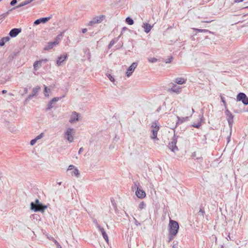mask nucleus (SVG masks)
I'll list each match as a JSON object with an SVG mask.
<instances>
[{
  "mask_svg": "<svg viewBox=\"0 0 248 248\" xmlns=\"http://www.w3.org/2000/svg\"><path fill=\"white\" fill-rule=\"evenodd\" d=\"M79 120V114L76 111H74L72 113L70 117L69 122L71 124H74L78 121Z\"/></svg>",
  "mask_w": 248,
  "mask_h": 248,
  "instance_id": "9",
  "label": "nucleus"
},
{
  "mask_svg": "<svg viewBox=\"0 0 248 248\" xmlns=\"http://www.w3.org/2000/svg\"><path fill=\"white\" fill-rule=\"evenodd\" d=\"M35 204H41V203L39 202L38 199H36L35 201Z\"/></svg>",
  "mask_w": 248,
  "mask_h": 248,
  "instance_id": "43",
  "label": "nucleus"
},
{
  "mask_svg": "<svg viewBox=\"0 0 248 248\" xmlns=\"http://www.w3.org/2000/svg\"><path fill=\"white\" fill-rule=\"evenodd\" d=\"M135 186L137 188V190L136 191V196L140 199L144 198L146 196L145 191L141 188H140L137 184H135Z\"/></svg>",
  "mask_w": 248,
  "mask_h": 248,
  "instance_id": "8",
  "label": "nucleus"
},
{
  "mask_svg": "<svg viewBox=\"0 0 248 248\" xmlns=\"http://www.w3.org/2000/svg\"><path fill=\"white\" fill-rule=\"evenodd\" d=\"M215 237V242H217V237H216L215 236V237Z\"/></svg>",
  "mask_w": 248,
  "mask_h": 248,
  "instance_id": "57",
  "label": "nucleus"
},
{
  "mask_svg": "<svg viewBox=\"0 0 248 248\" xmlns=\"http://www.w3.org/2000/svg\"><path fill=\"white\" fill-rule=\"evenodd\" d=\"M211 21H202V22H206V23H209Z\"/></svg>",
  "mask_w": 248,
  "mask_h": 248,
  "instance_id": "58",
  "label": "nucleus"
},
{
  "mask_svg": "<svg viewBox=\"0 0 248 248\" xmlns=\"http://www.w3.org/2000/svg\"><path fill=\"white\" fill-rule=\"evenodd\" d=\"M42 61H37L33 63V69L35 71H37L42 66Z\"/></svg>",
  "mask_w": 248,
  "mask_h": 248,
  "instance_id": "17",
  "label": "nucleus"
},
{
  "mask_svg": "<svg viewBox=\"0 0 248 248\" xmlns=\"http://www.w3.org/2000/svg\"><path fill=\"white\" fill-rule=\"evenodd\" d=\"M179 228V224L177 221L170 219L169 222V232L171 237H174L176 235Z\"/></svg>",
  "mask_w": 248,
  "mask_h": 248,
  "instance_id": "2",
  "label": "nucleus"
},
{
  "mask_svg": "<svg viewBox=\"0 0 248 248\" xmlns=\"http://www.w3.org/2000/svg\"><path fill=\"white\" fill-rule=\"evenodd\" d=\"M177 141V137L174 135L171 140V141L169 143L168 146V148L173 152H175L178 150V148L176 146Z\"/></svg>",
  "mask_w": 248,
  "mask_h": 248,
  "instance_id": "4",
  "label": "nucleus"
},
{
  "mask_svg": "<svg viewBox=\"0 0 248 248\" xmlns=\"http://www.w3.org/2000/svg\"><path fill=\"white\" fill-rule=\"evenodd\" d=\"M31 208L34 212H44L45 210L47 208V206L41 204H35L33 202L31 203Z\"/></svg>",
  "mask_w": 248,
  "mask_h": 248,
  "instance_id": "3",
  "label": "nucleus"
},
{
  "mask_svg": "<svg viewBox=\"0 0 248 248\" xmlns=\"http://www.w3.org/2000/svg\"><path fill=\"white\" fill-rule=\"evenodd\" d=\"M107 76L111 81H112V82L114 81V78L110 74L108 75Z\"/></svg>",
  "mask_w": 248,
  "mask_h": 248,
  "instance_id": "36",
  "label": "nucleus"
},
{
  "mask_svg": "<svg viewBox=\"0 0 248 248\" xmlns=\"http://www.w3.org/2000/svg\"><path fill=\"white\" fill-rule=\"evenodd\" d=\"M2 0H0V1H1Z\"/></svg>",
  "mask_w": 248,
  "mask_h": 248,
  "instance_id": "64",
  "label": "nucleus"
},
{
  "mask_svg": "<svg viewBox=\"0 0 248 248\" xmlns=\"http://www.w3.org/2000/svg\"><path fill=\"white\" fill-rule=\"evenodd\" d=\"M51 44H52V45L53 46L55 45H57L59 44V42L57 41V40H56L55 41H53V42H51Z\"/></svg>",
  "mask_w": 248,
  "mask_h": 248,
  "instance_id": "42",
  "label": "nucleus"
},
{
  "mask_svg": "<svg viewBox=\"0 0 248 248\" xmlns=\"http://www.w3.org/2000/svg\"><path fill=\"white\" fill-rule=\"evenodd\" d=\"M186 79L183 78H175L174 80V81L178 84H183L185 83L186 81Z\"/></svg>",
  "mask_w": 248,
  "mask_h": 248,
  "instance_id": "19",
  "label": "nucleus"
},
{
  "mask_svg": "<svg viewBox=\"0 0 248 248\" xmlns=\"http://www.w3.org/2000/svg\"><path fill=\"white\" fill-rule=\"evenodd\" d=\"M137 65L138 64L137 62L132 63V64L129 67L127 71L126 72V75L127 77H129L131 76L132 73L137 67Z\"/></svg>",
  "mask_w": 248,
  "mask_h": 248,
  "instance_id": "11",
  "label": "nucleus"
},
{
  "mask_svg": "<svg viewBox=\"0 0 248 248\" xmlns=\"http://www.w3.org/2000/svg\"><path fill=\"white\" fill-rule=\"evenodd\" d=\"M104 17V16L103 15L95 16L89 22L88 25L92 26L94 24L101 23L103 20Z\"/></svg>",
  "mask_w": 248,
  "mask_h": 248,
  "instance_id": "7",
  "label": "nucleus"
},
{
  "mask_svg": "<svg viewBox=\"0 0 248 248\" xmlns=\"http://www.w3.org/2000/svg\"><path fill=\"white\" fill-rule=\"evenodd\" d=\"M75 168H76L75 167V166L74 165H70L68 167V170H74Z\"/></svg>",
  "mask_w": 248,
  "mask_h": 248,
  "instance_id": "40",
  "label": "nucleus"
},
{
  "mask_svg": "<svg viewBox=\"0 0 248 248\" xmlns=\"http://www.w3.org/2000/svg\"><path fill=\"white\" fill-rule=\"evenodd\" d=\"M27 98L29 99V100L31 99V98H30L29 96H28Z\"/></svg>",
  "mask_w": 248,
  "mask_h": 248,
  "instance_id": "60",
  "label": "nucleus"
},
{
  "mask_svg": "<svg viewBox=\"0 0 248 248\" xmlns=\"http://www.w3.org/2000/svg\"><path fill=\"white\" fill-rule=\"evenodd\" d=\"M61 184V182L59 183V185H60Z\"/></svg>",
  "mask_w": 248,
  "mask_h": 248,
  "instance_id": "63",
  "label": "nucleus"
},
{
  "mask_svg": "<svg viewBox=\"0 0 248 248\" xmlns=\"http://www.w3.org/2000/svg\"><path fill=\"white\" fill-rule=\"evenodd\" d=\"M142 27L144 28V31L146 33L149 32L152 29V26L148 23H143Z\"/></svg>",
  "mask_w": 248,
  "mask_h": 248,
  "instance_id": "18",
  "label": "nucleus"
},
{
  "mask_svg": "<svg viewBox=\"0 0 248 248\" xmlns=\"http://www.w3.org/2000/svg\"><path fill=\"white\" fill-rule=\"evenodd\" d=\"M148 61L150 62L154 63V62H157V60L155 58H148Z\"/></svg>",
  "mask_w": 248,
  "mask_h": 248,
  "instance_id": "33",
  "label": "nucleus"
},
{
  "mask_svg": "<svg viewBox=\"0 0 248 248\" xmlns=\"http://www.w3.org/2000/svg\"><path fill=\"white\" fill-rule=\"evenodd\" d=\"M10 40V37L9 36H6L5 37H3L0 40V46H2L4 45L5 43L9 41Z\"/></svg>",
  "mask_w": 248,
  "mask_h": 248,
  "instance_id": "22",
  "label": "nucleus"
},
{
  "mask_svg": "<svg viewBox=\"0 0 248 248\" xmlns=\"http://www.w3.org/2000/svg\"><path fill=\"white\" fill-rule=\"evenodd\" d=\"M67 58V55L64 54L63 55H61L58 58V60L56 61V64L58 66H60L62 65V62L66 60Z\"/></svg>",
  "mask_w": 248,
  "mask_h": 248,
  "instance_id": "13",
  "label": "nucleus"
},
{
  "mask_svg": "<svg viewBox=\"0 0 248 248\" xmlns=\"http://www.w3.org/2000/svg\"><path fill=\"white\" fill-rule=\"evenodd\" d=\"M21 31V29L14 28L11 30L9 32V35L11 37H16Z\"/></svg>",
  "mask_w": 248,
  "mask_h": 248,
  "instance_id": "12",
  "label": "nucleus"
},
{
  "mask_svg": "<svg viewBox=\"0 0 248 248\" xmlns=\"http://www.w3.org/2000/svg\"><path fill=\"white\" fill-rule=\"evenodd\" d=\"M125 21L126 23L129 25H132L134 24V20L129 17H127L125 19Z\"/></svg>",
  "mask_w": 248,
  "mask_h": 248,
  "instance_id": "30",
  "label": "nucleus"
},
{
  "mask_svg": "<svg viewBox=\"0 0 248 248\" xmlns=\"http://www.w3.org/2000/svg\"><path fill=\"white\" fill-rule=\"evenodd\" d=\"M2 93H7V91L6 90H2Z\"/></svg>",
  "mask_w": 248,
  "mask_h": 248,
  "instance_id": "51",
  "label": "nucleus"
},
{
  "mask_svg": "<svg viewBox=\"0 0 248 248\" xmlns=\"http://www.w3.org/2000/svg\"><path fill=\"white\" fill-rule=\"evenodd\" d=\"M244 0H234V2H242Z\"/></svg>",
  "mask_w": 248,
  "mask_h": 248,
  "instance_id": "46",
  "label": "nucleus"
},
{
  "mask_svg": "<svg viewBox=\"0 0 248 248\" xmlns=\"http://www.w3.org/2000/svg\"><path fill=\"white\" fill-rule=\"evenodd\" d=\"M151 127L152 128V135L151 136L152 139H157V132L159 129V126L158 125L156 122H154L152 123Z\"/></svg>",
  "mask_w": 248,
  "mask_h": 248,
  "instance_id": "5",
  "label": "nucleus"
},
{
  "mask_svg": "<svg viewBox=\"0 0 248 248\" xmlns=\"http://www.w3.org/2000/svg\"><path fill=\"white\" fill-rule=\"evenodd\" d=\"M145 206L146 204L143 202H141L139 205V208L140 210L144 209L145 207Z\"/></svg>",
  "mask_w": 248,
  "mask_h": 248,
  "instance_id": "31",
  "label": "nucleus"
},
{
  "mask_svg": "<svg viewBox=\"0 0 248 248\" xmlns=\"http://www.w3.org/2000/svg\"><path fill=\"white\" fill-rule=\"evenodd\" d=\"M17 3V0H12L11 2H10V4L12 5V6H14L15 5L16 3Z\"/></svg>",
  "mask_w": 248,
  "mask_h": 248,
  "instance_id": "39",
  "label": "nucleus"
},
{
  "mask_svg": "<svg viewBox=\"0 0 248 248\" xmlns=\"http://www.w3.org/2000/svg\"><path fill=\"white\" fill-rule=\"evenodd\" d=\"M225 114L227 116V119L228 124H229L230 126L231 127L233 124V116L228 109H226V110L225 111Z\"/></svg>",
  "mask_w": 248,
  "mask_h": 248,
  "instance_id": "10",
  "label": "nucleus"
},
{
  "mask_svg": "<svg viewBox=\"0 0 248 248\" xmlns=\"http://www.w3.org/2000/svg\"><path fill=\"white\" fill-rule=\"evenodd\" d=\"M127 30V28L126 27H124L123 28V31H125V30Z\"/></svg>",
  "mask_w": 248,
  "mask_h": 248,
  "instance_id": "52",
  "label": "nucleus"
},
{
  "mask_svg": "<svg viewBox=\"0 0 248 248\" xmlns=\"http://www.w3.org/2000/svg\"><path fill=\"white\" fill-rule=\"evenodd\" d=\"M53 103H52L51 101L49 102V103L47 105V107L46 108L47 110L50 109L53 107V106L52 105Z\"/></svg>",
  "mask_w": 248,
  "mask_h": 248,
  "instance_id": "34",
  "label": "nucleus"
},
{
  "mask_svg": "<svg viewBox=\"0 0 248 248\" xmlns=\"http://www.w3.org/2000/svg\"><path fill=\"white\" fill-rule=\"evenodd\" d=\"M192 112L193 113L195 112V111H194L193 108H192Z\"/></svg>",
  "mask_w": 248,
  "mask_h": 248,
  "instance_id": "59",
  "label": "nucleus"
},
{
  "mask_svg": "<svg viewBox=\"0 0 248 248\" xmlns=\"http://www.w3.org/2000/svg\"><path fill=\"white\" fill-rule=\"evenodd\" d=\"M34 95H33V94L31 93L29 95V96L31 98V99L34 96Z\"/></svg>",
  "mask_w": 248,
  "mask_h": 248,
  "instance_id": "50",
  "label": "nucleus"
},
{
  "mask_svg": "<svg viewBox=\"0 0 248 248\" xmlns=\"http://www.w3.org/2000/svg\"><path fill=\"white\" fill-rule=\"evenodd\" d=\"M192 29L193 30L196 31L197 32H208L210 33H211V31H210L207 30H205V29H197V28H193Z\"/></svg>",
  "mask_w": 248,
  "mask_h": 248,
  "instance_id": "26",
  "label": "nucleus"
},
{
  "mask_svg": "<svg viewBox=\"0 0 248 248\" xmlns=\"http://www.w3.org/2000/svg\"><path fill=\"white\" fill-rule=\"evenodd\" d=\"M228 240H229V239L230 240H232L231 237H230V234H229L227 236V237L226 238Z\"/></svg>",
  "mask_w": 248,
  "mask_h": 248,
  "instance_id": "49",
  "label": "nucleus"
},
{
  "mask_svg": "<svg viewBox=\"0 0 248 248\" xmlns=\"http://www.w3.org/2000/svg\"><path fill=\"white\" fill-rule=\"evenodd\" d=\"M34 0H25V1H23L21 3H20L18 5L15 7L14 8H17L21 7H22L23 6H25L28 4L30 3L32 1H33Z\"/></svg>",
  "mask_w": 248,
  "mask_h": 248,
  "instance_id": "21",
  "label": "nucleus"
},
{
  "mask_svg": "<svg viewBox=\"0 0 248 248\" xmlns=\"http://www.w3.org/2000/svg\"><path fill=\"white\" fill-rule=\"evenodd\" d=\"M50 18H51L50 17H42V18H39L34 21V24L38 25L41 23H45L47 21H48Z\"/></svg>",
  "mask_w": 248,
  "mask_h": 248,
  "instance_id": "15",
  "label": "nucleus"
},
{
  "mask_svg": "<svg viewBox=\"0 0 248 248\" xmlns=\"http://www.w3.org/2000/svg\"><path fill=\"white\" fill-rule=\"evenodd\" d=\"M221 99L222 102L223 103V104H224V106H225V108H227V106H226V102H225V100H224V97H222V96H221Z\"/></svg>",
  "mask_w": 248,
  "mask_h": 248,
  "instance_id": "41",
  "label": "nucleus"
},
{
  "mask_svg": "<svg viewBox=\"0 0 248 248\" xmlns=\"http://www.w3.org/2000/svg\"><path fill=\"white\" fill-rule=\"evenodd\" d=\"M202 124H201V122H198L197 124H192V126L194 127H195V128H199L201 126Z\"/></svg>",
  "mask_w": 248,
  "mask_h": 248,
  "instance_id": "32",
  "label": "nucleus"
},
{
  "mask_svg": "<svg viewBox=\"0 0 248 248\" xmlns=\"http://www.w3.org/2000/svg\"><path fill=\"white\" fill-rule=\"evenodd\" d=\"M134 223L137 226L140 225V224L137 221V220L134 217Z\"/></svg>",
  "mask_w": 248,
  "mask_h": 248,
  "instance_id": "38",
  "label": "nucleus"
},
{
  "mask_svg": "<svg viewBox=\"0 0 248 248\" xmlns=\"http://www.w3.org/2000/svg\"><path fill=\"white\" fill-rule=\"evenodd\" d=\"M53 47V46L51 42L47 43V45L44 47V50H48Z\"/></svg>",
  "mask_w": 248,
  "mask_h": 248,
  "instance_id": "29",
  "label": "nucleus"
},
{
  "mask_svg": "<svg viewBox=\"0 0 248 248\" xmlns=\"http://www.w3.org/2000/svg\"><path fill=\"white\" fill-rule=\"evenodd\" d=\"M204 214H205L204 209L202 207H201L200 209L199 212L198 213V216H202V217H203Z\"/></svg>",
  "mask_w": 248,
  "mask_h": 248,
  "instance_id": "27",
  "label": "nucleus"
},
{
  "mask_svg": "<svg viewBox=\"0 0 248 248\" xmlns=\"http://www.w3.org/2000/svg\"><path fill=\"white\" fill-rule=\"evenodd\" d=\"M125 213L126 216L128 217V214L126 213H125Z\"/></svg>",
  "mask_w": 248,
  "mask_h": 248,
  "instance_id": "62",
  "label": "nucleus"
},
{
  "mask_svg": "<svg viewBox=\"0 0 248 248\" xmlns=\"http://www.w3.org/2000/svg\"><path fill=\"white\" fill-rule=\"evenodd\" d=\"M202 117H203V116L202 115V117H201V118H200V119H201V121L202 120Z\"/></svg>",
  "mask_w": 248,
  "mask_h": 248,
  "instance_id": "61",
  "label": "nucleus"
},
{
  "mask_svg": "<svg viewBox=\"0 0 248 248\" xmlns=\"http://www.w3.org/2000/svg\"><path fill=\"white\" fill-rule=\"evenodd\" d=\"M76 135V129L72 127H66L63 136V138L67 140L69 143H72L74 140V137Z\"/></svg>",
  "mask_w": 248,
  "mask_h": 248,
  "instance_id": "1",
  "label": "nucleus"
},
{
  "mask_svg": "<svg viewBox=\"0 0 248 248\" xmlns=\"http://www.w3.org/2000/svg\"><path fill=\"white\" fill-rule=\"evenodd\" d=\"M41 61H42V62H46L48 61V60L46 59H43V60H41Z\"/></svg>",
  "mask_w": 248,
  "mask_h": 248,
  "instance_id": "48",
  "label": "nucleus"
},
{
  "mask_svg": "<svg viewBox=\"0 0 248 248\" xmlns=\"http://www.w3.org/2000/svg\"><path fill=\"white\" fill-rule=\"evenodd\" d=\"M83 149L82 147L80 148L78 151V154H81V153L83 151Z\"/></svg>",
  "mask_w": 248,
  "mask_h": 248,
  "instance_id": "44",
  "label": "nucleus"
},
{
  "mask_svg": "<svg viewBox=\"0 0 248 248\" xmlns=\"http://www.w3.org/2000/svg\"><path fill=\"white\" fill-rule=\"evenodd\" d=\"M96 227L99 229V230L101 232L102 234L103 237L104 238V239L107 242H108V236L107 233H106L104 228L101 227L97 223H96Z\"/></svg>",
  "mask_w": 248,
  "mask_h": 248,
  "instance_id": "14",
  "label": "nucleus"
},
{
  "mask_svg": "<svg viewBox=\"0 0 248 248\" xmlns=\"http://www.w3.org/2000/svg\"><path fill=\"white\" fill-rule=\"evenodd\" d=\"M7 14H8V12L0 15V20L4 18H5L6 17V16H7Z\"/></svg>",
  "mask_w": 248,
  "mask_h": 248,
  "instance_id": "37",
  "label": "nucleus"
},
{
  "mask_svg": "<svg viewBox=\"0 0 248 248\" xmlns=\"http://www.w3.org/2000/svg\"><path fill=\"white\" fill-rule=\"evenodd\" d=\"M181 88L177 86L176 85L174 84L172 87L170 89V91L177 93H179L181 92Z\"/></svg>",
  "mask_w": 248,
  "mask_h": 248,
  "instance_id": "20",
  "label": "nucleus"
},
{
  "mask_svg": "<svg viewBox=\"0 0 248 248\" xmlns=\"http://www.w3.org/2000/svg\"><path fill=\"white\" fill-rule=\"evenodd\" d=\"M87 31V29H83L82 30V32L83 33H84L86 32Z\"/></svg>",
  "mask_w": 248,
  "mask_h": 248,
  "instance_id": "45",
  "label": "nucleus"
},
{
  "mask_svg": "<svg viewBox=\"0 0 248 248\" xmlns=\"http://www.w3.org/2000/svg\"><path fill=\"white\" fill-rule=\"evenodd\" d=\"M41 90V87L40 86H36L33 88L32 91V93L33 95L36 96L37 95L38 93Z\"/></svg>",
  "mask_w": 248,
  "mask_h": 248,
  "instance_id": "23",
  "label": "nucleus"
},
{
  "mask_svg": "<svg viewBox=\"0 0 248 248\" xmlns=\"http://www.w3.org/2000/svg\"><path fill=\"white\" fill-rule=\"evenodd\" d=\"M118 39H112L109 43L108 46V48H110L114 44H115L117 41H118Z\"/></svg>",
  "mask_w": 248,
  "mask_h": 248,
  "instance_id": "28",
  "label": "nucleus"
},
{
  "mask_svg": "<svg viewBox=\"0 0 248 248\" xmlns=\"http://www.w3.org/2000/svg\"><path fill=\"white\" fill-rule=\"evenodd\" d=\"M28 101H29V99L27 97L25 99V101L26 102H28Z\"/></svg>",
  "mask_w": 248,
  "mask_h": 248,
  "instance_id": "55",
  "label": "nucleus"
},
{
  "mask_svg": "<svg viewBox=\"0 0 248 248\" xmlns=\"http://www.w3.org/2000/svg\"><path fill=\"white\" fill-rule=\"evenodd\" d=\"M54 242L55 244H57V245H59V243L56 240H54Z\"/></svg>",
  "mask_w": 248,
  "mask_h": 248,
  "instance_id": "53",
  "label": "nucleus"
},
{
  "mask_svg": "<svg viewBox=\"0 0 248 248\" xmlns=\"http://www.w3.org/2000/svg\"><path fill=\"white\" fill-rule=\"evenodd\" d=\"M61 98V97L59 98V97H54L51 100V101L52 102V103H55L56 102H57L58 100H59Z\"/></svg>",
  "mask_w": 248,
  "mask_h": 248,
  "instance_id": "35",
  "label": "nucleus"
},
{
  "mask_svg": "<svg viewBox=\"0 0 248 248\" xmlns=\"http://www.w3.org/2000/svg\"><path fill=\"white\" fill-rule=\"evenodd\" d=\"M237 101H242L245 105H248V97L243 93H240L236 97Z\"/></svg>",
  "mask_w": 248,
  "mask_h": 248,
  "instance_id": "6",
  "label": "nucleus"
},
{
  "mask_svg": "<svg viewBox=\"0 0 248 248\" xmlns=\"http://www.w3.org/2000/svg\"><path fill=\"white\" fill-rule=\"evenodd\" d=\"M61 36V34L58 35L57 36V38H58V39H59Z\"/></svg>",
  "mask_w": 248,
  "mask_h": 248,
  "instance_id": "54",
  "label": "nucleus"
},
{
  "mask_svg": "<svg viewBox=\"0 0 248 248\" xmlns=\"http://www.w3.org/2000/svg\"><path fill=\"white\" fill-rule=\"evenodd\" d=\"M28 90L27 88H25L24 89V93H28Z\"/></svg>",
  "mask_w": 248,
  "mask_h": 248,
  "instance_id": "47",
  "label": "nucleus"
},
{
  "mask_svg": "<svg viewBox=\"0 0 248 248\" xmlns=\"http://www.w3.org/2000/svg\"><path fill=\"white\" fill-rule=\"evenodd\" d=\"M93 222H94L96 225V223H97L96 220H93Z\"/></svg>",
  "mask_w": 248,
  "mask_h": 248,
  "instance_id": "56",
  "label": "nucleus"
},
{
  "mask_svg": "<svg viewBox=\"0 0 248 248\" xmlns=\"http://www.w3.org/2000/svg\"><path fill=\"white\" fill-rule=\"evenodd\" d=\"M44 136V133H42L35 137L34 139L31 140L30 144L31 146L34 145L37 142V141L42 139Z\"/></svg>",
  "mask_w": 248,
  "mask_h": 248,
  "instance_id": "16",
  "label": "nucleus"
},
{
  "mask_svg": "<svg viewBox=\"0 0 248 248\" xmlns=\"http://www.w3.org/2000/svg\"><path fill=\"white\" fill-rule=\"evenodd\" d=\"M44 86V95L45 96L48 97L49 96V93L50 92V89L48 88L45 85Z\"/></svg>",
  "mask_w": 248,
  "mask_h": 248,
  "instance_id": "25",
  "label": "nucleus"
},
{
  "mask_svg": "<svg viewBox=\"0 0 248 248\" xmlns=\"http://www.w3.org/2000/svg\"><path fill=\"white\" fill-rule=\"evenodd\" d=\"M71 175L78 178L79 177L80 173L78 169L77 168H75L72 172Z\"/></svg>",
  "mask_w": 248,
  "mask_h": 248,
  "instance_id": "24",
  "label": "nucleus"
}]
</instances>
